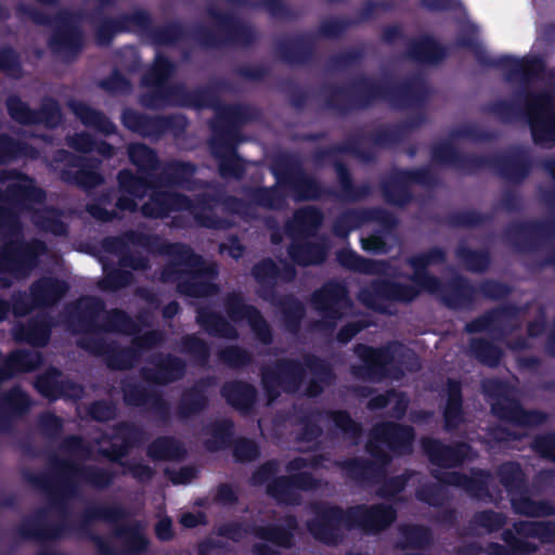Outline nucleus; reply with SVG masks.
Instances as JSON below:
<instances>
[{
	"label": "nucleus",
	"mask_w": 555,
	"mask_h": 555,
	"mask_svg": "<svg viewBox=\"0 0 555 555\" xmlns=\"http://www.w3.org/2000/svg\"><path fill=\"white\" fill-rule=\"evenodd\" d=\"M44 516L46 512L39 511L23 519L15 528L17 537L23 541H56L75 532L91 541L99 555H140L150 546L142 521L120 524L132 514L119 504H89L75 524L65 519L48 524Z\"/></svg>",
	"instance_id": "f257e3e1"
},
{
	"label": "nucleus",
	"mask_w": 555,
	"mask_h": 555,
	"mask_svg": "<svg viewBox=\"0 0 555 555\" xmlns=\"http://www.w3.org/2000/svg\"><path fill=\"white\" fill-rule=\"evenodd\" d=\"M312 160L315 165L322 166L330 162L334 168L338 189L324 186L317 178L307 173L304 163L298 154L285 152L276 155L271 165V173L279 185L287 188L296 202L319 201L321 198H335L340 202L357 203L366 199L373 193V188L369 182L356 184L351 171L346 163L337 158L326 157L322 162Z\"/></svg>",
	"instance_id": "f03ea898"
},
{
	"label": "nucleus",
	"mask_w": 555,
	"mask_h": 555,
	"mask_svg": "<svg viewBox=\"0 0 555 555\" xmlns=\"http://www.w3.org/2000/svg\"><path fill=\"white\" fill-rule=\"evenodd\" d=\"M447 251L439 246L415 254L406 259L412 268V284L396 282L388 279H374L359 291L358 299L366 308L385 313L384 302H413L423 292H434L440 285V279L428 271L430 266L443 264Z\"/></svg>",
	"instance_id": "7ed1b4c3"
},
{
	"label": "nucleus",
	"mask_w": 555,
	"mask_h": 555,
	"mask_svg": "<svg viewBox=\"0 0 555 555\" xmlns=\"http://www.w3.org/2000/svg\"><path fill=\"white\" fill-rule=\"evenodd\" d=\"M301 359L280 358L261 367V386L269 401L278 399L281 392L297 393L306 380L307 371L312 375L305 388L308 398L321 396L324 386L333 384L336 375L328 361L311 352L304 353Z\"/></svg>",
	"instance_id": "20e7f679"
},
{
	"label": "nucleus",
	"mask_w": 555,
	"mask_h": 555,
	"mask_svg": "<svg viewBox=\"0 0 555 555\" xmlns=\"http://www.w3.org/2000/svg\"><path fill=\"white\" fill-rule=\"evenodd\" d=\"M50 464L53 476L26 472L24 478L30 486L47 493L52 505L62 514H66L65 499L77 496L80 485L105 490L114 483L116 478V473L109 468L79 464L57 456H53Z\"/></svg>",
	"instance_id": "39448f33"
},
{
	"label": "nucleus",
	"mask_w": 555,
	"mask_h": 555,
	"mask_svg": "<svg viewBox=\"0 0 555 555\" xmlns=\"http://www.w3.org/2000/svg\"><path fill=\"white\" fill-rule=\"evenodd\" d=\"M227 318L209 306H198L195 310L196 324L209 336L236 340L240 336L233 323L246 321L254 337L263 346L273 344V331L261 311L254 305L246 304L241 292L233 291L223 298Z\"/></svg>",
	"instance_id": "423d86ee"
},
{
	"label": "nucleus",
	"mask_w": 555,
	"mask_h": 555,
	"mask_svg": "<svg viewBox=\"0 0 555 555\" xmlns=\"http://www.w3.org/2000/svg\"><path fill=\"white\" fill-rule=\"evenodd\" d=\"M423 109L399 124L380 125L369 132L359 129L348 135L343 143L318 151L314 154V160L322 162L335 154H349L363 163H374L377 157L376 149H391L399 145L406 139L411 130L420 128L426 122V114Z\"/></svg>",
	"instance_id": "0eeeda50"
},
{
	"label": "nucleus",
	"mask_w": 555,
	"mask_h": 555,
	"mask_svg": "<svg viewBox=\"0 0 555 555\" xmlns=\"http://www.w3.org/2000/svg\"><path fill=\"white\" fill-rule=\"evenodd\" d=\"M232 90L230 81L217 78L205 86L192 90L184 86V94L180 107L204 109L215 112L209 120L210 134L236 124H253L261 119L259 107L247 103H222L221 95Z\"/></svg>",
	"instance_id": "6e6552de"
},
{
	"label": "nucleus",
	"mask_w": 555,
	"mask_h": 555,
	"mask_svg": "<svg viewBox=\"0 0 555 555\" xmlns=\"http://www.w3.org/2000/svg\"><path fill=\"white\" fill-rule=\"evenodd\" d=\"M353 351L361 364L352 366L358 378L379 382L388 376L399 378L405 372L416 373L422 369L418 354L398 340H389L374 347L357 344Z\"/></svg>",
	"instance_id": "1a4fd4ad"
},
{
	"label": "nucleus",
	"mask_w": 555,
	"mask_h": 555,
	"mask_svg": "<svg viewBox=\"0 0 555 555\" xmlns=\"http://www.w3.org/2000/svg\"><path fill=\"white\" fill-rule=\"evenodd\" d=\"M165 340L159 330H150L132 338L130 346H120L116 340H106L101 335L81 336L76 340L79 349L93 357L103 358L112 371H128L140 361L142 352L160 346Z\"/></svg>",
	"instance_id": "9d476101"
},
{
	"label": "nucleus",
	"mask_w": 555,
	"mask_h": 555,
	"mask_svg": "<svg viewBox=\"0 0 555 555\" xmlns=\"http://www.w3.org/2000/svg\"><path fill=\"white\" fill-rule=\"evenodd\" d=\"M482 392L490 402L491 413L505 423L518 427H537L548 420L546 412L527 410L513 396V386L501 378H488L481 384Z\"/></svg>",
	"instance_id": "9b49d317"
},
{
	"label": "nucleus",
	"mask_w": 555,
	"mask_h": 555,
	"mask_svg": "<svg viewBox=\"0 0 555 555\" xmlns=\"http://www.w3.org/2000/svg\"><path fill=\"white\" fill-rule=\"evenodd\" d=\"M323 461L322 455H313L311 459L294 457L286 464V470L294 473L289 476H278L267 485V493L279 503L287 505L298 504L297 490L312 491L319 487V480L310 472H300L311 467L318 468Z\"/></svg>",
	"instance_id": "f8f14e48"
},
{
	"label": "nucleus",
	"mask_w": 555,
	"mask_h": 555,
	"mask_svg": "<svg viewBox=\"0 0 555 555\" xmlns=\"http://www.w3.org/2000/svg\"><path fill=\"white\" fill-rule=\"evenodd\" d=\"M310 509L312 518L307 521V529L317 541L325 545L339 544L344 530H353L350 506L344 508L327 501H315L311 503Z\"/></svg>",
	"instance_id": "ddd939ff"
},
{
	"label": "nucleus",
	"mask_w": 555,
	"mask_h": 555,
	"mask_svg": "<svg viewBox=\"0 0 555 555\" xmlns=\"http://www.w3.org/2000/svg\"><path fill=\"white\" fill-rule=\"evenodd\" d=\"M383 74V102L397 111L422 109L430 98V88L420 75L398 79V72ZM424 74L425 72H414Z\"/></svg>",
	"instance_id": "4468645a"
},
{
	"label": "nucleus",
	"mask_w": 555,
	"mask_h": 555,
	"mask_svg": "<svg viewBox=\"0 0 555 555\" xmlns=\"http://www.w3.org/2000/svg\"><path fill=\"white\" fill-rule=\"evenodd\" d=\"M48 251V246L40 238L9 240L0 247V274L9 273L20 280L25 279L38 268L40 258Z\"/></svg>",
	"instance_id": "2eb2a0df"
},
{
	"label": "nucleus",
	"mask_w": 555,
	"mask_h": 555,
	"mask_svg": "<svg viewBox=\"0 0 555 555\" xmlns=\"http://www.w3.org/2000/svg\"><path fill=\"white\" fill-rule=\"evenodd\" d=\"M437 178L428 167L393 168L380 180L382 196L390 206L405 208L414 201L412 185L433 186Z\"/></svg>",
	"instance_id": "dca6fc26"
},
{
	"label": "nucleus",
	"mask_w": 555,
	"mask_h": 555,
	"mask_svg": "<svg viewBox=\"0 0 555 555\" xmlns=\"http://www.w3.org/2000/svg\"><path fill=\"white\" fill-rule=\"evenodd\" d=\"M236 124L210 134L208 145L212 157L218 163V172L223 179L241 180L246 173L244 159L237 149L244 141L243 127Z\"/></svg>",
	"instance_id": "f3484780"
},
{
	"label": "nucleus",
	"mask_w": 555,
	"mask_h": 555,
	"mask_svg": "<svg viewBox=\"0 0 555 555\" xmlns=\"http://www.w3.org/2000/svg\"><path fill=\"white\" fill-rule=\"evenodd\" d=\"M311 306L322 317L321 327L333 332L344 319L345 311L352 307L349 288L344 281L328 280L312 292Z\"/></svg>",
	"instance_id": "a211bd4d"
},
{
	"label": "nucleus",
	"mask_w": 555,
	"mask_h": 555,
	"mask_svg": "<svg viewBox=\"0 0 555 555\" xmlns=\"http://www.w3.org/2000/svg\"><path fill=\"white\" fill-rule=\"evenodd\" d=\"M178 72H143L141 85L147 90L140 94V104L149 109L180 107L184 85L173 82Z\"/></svg>",
	"instance_id": "6ab92c4d"
},
{
	"label": "nucleus",
	"mask_w": 555,
	"mask_h": 555,
	"mask_svg": "<svg viewBox=\"0 0 555 555\" xmlns=\"http://www.w3.org/2000/svg\"><path fill=\"white\" fill-rule=\"evenodd\" d=\"M527 116L532 140L538 145L555 142V93L553 90L527 94Z\"/></svg>",
	"instance_id": "aec40b11"
},
{
	"label": "nucleus",
	"mask_w": 555,
	"mask_h": 555,
	"mask_svg": "<svg viewBox=\"0 0 555 555\" xmlns=\"http://www.w3.org/2000/svg\"><path fill=\"white\" fill-rule=\"evenodd\" d=\"M477 172L482 169L494 171L500 178L512 183H521L532 170V158L528 150L514 146L493 155H479Z\"/></svg>",
	"instance_id": "412c9836"
},
{
	"label": "nucleus",
	"mask_w": 555,
	"mask_h": 555,
	"mask_svg": "<svg viewBox=\"0 0 555 555\" xmlns=\"http://www.w3.org/2000/svg\"><path fill=\"white\" fill-rule=\"evenodd\" d=\"M33 386L41 397L50 402L60 399L78 401L85 393L81 384L68 378L55 366H49L44 372L38 374Z\"/></svg>",
	"instance_id": "4be33fe9"
},
{
	"label": "nucleus",
	"mask_w": 555,
	"mask_h": 555,
	"mask_svg": "<svg viewBox=\"0 0 555 555\" xmlns=\"http://www.w3.org/2000/svg\"><path fill=\"white\" fill-rule=\"evenodd\" d=\"M555 235L554 220H529L509 223L505 236L519 251H533Z\"/></svg>",
	"instance_id": "5701e85b"
},
{
	"label": "nucleus",
	"mask_w": 555,
	"mask_h": 555,
	"mask_svg": "<svg viewBox=\"0 0 555 555\" xmlns=\"http://www.w3.org/2000/svg\"><path fill=\"white\" fill-rule=\"evenodd\" d=\"M349 514L352 516L353 530L359 529L369 534L387 530L398 517L396 507L386 503L356 504L350 506Z\"/></svg>",
	"instance_id": "b1692460"
},
{
	"label": "nucleus",
	"mask_w": 555,
	"mask_h": 555,
	"mask_svg": "<svg viewBox=\"0 0 555 555\" xmlns=\"http://www.w3.org/2000/svg\"><path fill=\"white\" fill-rule=\"evenodd\" d=\"M67 322L75 333L100 335V315L105 311L104 301L95 296L82 297L67 306Z\"/></svg>",
	"instance_id": "393cba45"
},
{
	"label": "nucleus",
	"mask_w": 555,
	"mask_h": 555,
	"mask_svg": "<svg viewBox=\"0 0 555 555\" xmlns=\"http://www.w3.org/2000/svg\"><path fill=\"white\" fill-rule=\"evenodd\" d=\"M422 450L428 461L440 468H456L467 460L472 447L464 441L447 444L442 440L425 437L421 441Z\"/></svg>",
	"instance_id": "a878e982"
},
{
	"label": "nucleus",
	"mask_w": 555,
	"mask_h": 555,
	"mask_svg": "<svg viewBox=\"0 0 555 555\" xmlns=\"http://www.w3.org/2000/svg\"><path fill=\"white\" fill-rule=\"evenodd\" d=\"M353 89L354 85L350 76L341 82H323L319 88V95L327 111L346 117L360 112Z\"/></svg>",
	"instance_id": "bb28decb"
},
{
	"label": "nucleus",
	"mask_w": 555,
	"mask_h": 555,
	"mask_svg": "<svg viewBox=\"0 0 555 555\" xmlns=\"http://www.w3.org/2000/svg\"><path fill=\"white\" fill-rule=\"evenodd\" d=\"M371 435L395 455H409L413 451L415 430L410 425L391 421L380 422L372 427Z\"/></svg>",
	"instance_id": "cd10ccee"
},
{
	"label": "nucleus",
	"mask_w": 555,
	"mask_h": 555,
	"mask_svg": "<svg viewBox=\"0 0 555 555\" xmlns=\"http://www.w3.org/2000/svg\"><path fill=\"white\" fill-rule=\"evenodd\" d=\"M431 295H439L443 305L451 310L472 309L477 299V288L462 274H455L447 282H441Z\"/></svg>",
	"instance_id": "c85d7f7f"
},
{
	"label": "nucleus",
	"mask_w": 555,
	"mask_h": 555,
	"mask_svg": "<svg viewBox=\"0 0 555 555\" xmlns=\"http://www.w3.org/2000/svg\"><path fill=\"white\" fill-rule=\"evenodd\" d=\"M7 179H22L28 183H10L4 192L0 189V203L25 206L28 204H40L44 201V191L36 186L27 175L16 169L4 170L0 176V182H4Z\"/></svg>",
	"instance_id": "c756f323"
},
{
	"label": "nucleus",
	"mask_w": 555,
	"mask_h": 555,
	"mask_svg": "<svg viewBox=\"0 0 555 555\" xmlns=\"http://www.w3.org/2000/svg\"><path fill=\"white\" fill-rule=\"evenodd\" d=\"M217 378L212 375L201 377L193 385L183 389L176 406L179 420L185 421L199 415L209 406L208 389L215 386Z\"/></svg>",
	"instance_id": "7c9ffc66"
},
{
	"label": "nucleus",
	"mask_w": 555,
	"mask_h": 555,
	"mask_svg": "<svg viewBox=\"0 0 555 555\" xmlns=\"http://www.w3.org/2000/svg\"><path fill=\"white\" fill-rule=\"evenodd\" d=\"M150 363L153 367H142L140 373L141 376L150 383L156 385H168L181 379L186 371L185 362L171 353H156L154 354Z\"/></svg>",
	"instance_id": "2f4dec72"
},
{
	"label": "nucleus",
	"mask_w": 555,
	"mask_h": 555,
	"mask_svg": "<svg viewBox=\"0 0 555 555\" xmlns=\"http://www.w3.org/2000/svg\"><path fill=\"white\" fill-rule=\"evenodd\" d=\"M221 194L203 192L191 198V205L185 210L193 215V218L202 228L209 230H228L232 227L229 219L219 217L214 209L220 205Z\"/></svg>",
	"instance_id": "473e14b6"
},
{
	"label": "nucleus",
	"mask_w": 555,
	"mask_h": 555,
	"mask_svg": "<svg viewBox=\"0 0 555 555\" xmlns=\"http://www.w3.org/2000/svg\"><path fill=\"white\" fill-rule=\"evenodd\" d=\"M191 205V198L180 192L154 190L147 202L141 206L144 217L164 219L173 211H185Z\"/></svg>",
	"instance_id": "72a5a7b5"
},
{
	"label": "nucleus",
	"mask_w": 555,
	"mask_h": 555,
	"mask_svg": "<svg viewBox=\"0 0 555 555\" xmlns=\"http://www.w3.org/2000/svg\"><path fill=\"white\" fill-rule=\"evenodd\" d=\"M478 156L461 152L450 141L435 143L430 147V158L434 164L452 167L467 176L477 173V163L480 162Z\"/></svg>",
	"instance_id": "f704fd0d"
},
{
	"label": "nucleus",
	"mask_w": 555,
	"mask_h": 555,
	"mask_svg": "<svg viewBox=\"0 0 555 555\" xmlns=\"http://www.w3.org/2000/svg\"><path fill=\"white\" fill-rule=\"evenodd\" d=\"M217 269L214 264H205L193 270H185V276L177 284V292L191 298H204L218 292V286L211 282Z\"/></svg>",
	"instance_id": "c9c22d12"
},
{
	"label": "nucleus",
	"mask_w": 555,
	"mask_h": 555,
	"mask_svg": "<svg viewBox=\"0 0 555 555\" xmlns=\"http://www.w3.org/2000/svg\"><path fill=\"white\" fill-rule=\"evenodd\" d=\"M70 156L69 165L77 167V170L63 169L61 178L63 181L77 185L86 191L92 190L104 182L103 176L98 171L101 164L99 159L83 158L65 152Z\"/></svg>",
	"instance_id": "e433bc0d"
},
{
	"label": "nucleus",
	"mask_w": 555,
	"mask_h": 555,
	"mask_svg": "<svg viewBox=\"0 0 555 555\" xmlns=\"http://www.w3.org/2000/svg\"><path fill=\"white\" fill-rule=\"evenodd\" d=\"M69 284L55 276H41L29 286L33 302L39 309L56 306L68 293Z\"/></svg>",
	"instance_id": "4c0bfd02"
},
{
	"label": "nucleus",
	"mask_w": 555,
	"mask_h": 555,
	"mask_svg": "<svg viewBox=\"0 0 555 555\" xmlns=\"http://www.w3.org/2000/svg\"><path fill=\"white\" fill-rule=\"evenodd\" d=\"M220 395L231 408L243 415L250 414L258 400L257 388L253 384L241 379L223 383Z\"/></svg>",
	"instance_id": "58836bf2"
},
{
	"label": "nucleus",
	"mask_w": 555,
	"mask_h": 555,
	"mask_svg": "<svg viewBox=\"0 0 555 555\" xmlns=\"http://www.w3.org/2000/svg\"><path fill=\"white\" fill-rule=\"evenodd\" d=\"M324 216L315 206L298 208L293 218L287 221L285 229L291 238H309L315 236L323 224Z\"/></svg>",
	"instance_id": "ea45409f"
},
{
	"label": "nucleus",
	"mask_w": 555,
	"mask_h": 555,
	"mask_svg": "<svg viewBox=\"0 0 555 555\" xmlns=\"http://www.w3.org/2000/svg\"><path fill=\"white\" fill-rule=\"evenodd\" d=\"M462 383L449 377L446 383V403L442 411L443 428L451 433L456 430L465 421Z\"/></svg>",
	"instance_id": "a19ab883"
},
{
	"label": "nucleus",
	"mask_w": 555,
	"mask_h": 555,
	"mask_svg": "<svg viewBox=\"0 0 555 555\" xmlns=\"http://www.w3.org/2000/svg\"><path fill=\"white\" fill-rule=\"evenodd\" d=\"M196 171L195 164L172 159L164 165L157 181L164 186L193 191L196 186V180L194 179Z\"/></svg>",
	"instance_id": "79ce46f5"
},
{
	"label": "nucleus",
	"mask_w": 555,
	"mask_h": 555,
	"mask_svg": "<svg viewBox=\"0 0 555 555\" xmlns=\"http://www.w3.org/2000/svg\"><path fill=\"white\" fill-rule=\"evenodd\" d=\"M520 311V307L515 304H506L501 307L492 308L467 322L465 331L469 334L482 332L502 333V328L499 325L507 320L517 319Z\"/></svg>",
	"instance_id": "37998d69"
},
{
	"label": "nucleus",
	"mask_w": 555,
	"mask_h": 555,
	"mask_svg": "<svg viewBox=\"0 0 555 555\" xmlns=\"http://www.w3.org/2000/svg\"><path fill=\"white\" fill-rule=\"evenodd\" d=\"M298 529V519L293 514H286L280 524H268L255 529V535L260 540L275 546L291 548L294 545L295 532Z\"/></svg>",
	"instance_id": "c03bdc74"
},
{
	"label": "nucleus",
	"mask_w": 555,
	"mask_h": 555,
	"mask_svg": "<svg viewBox=\"0 0 555 555\" xmlns=\"http://www.w3.org/2000/svg\"><path fill=\"white\" fill-rule=\"evenodd\" d=\"M339 467L348 479L359 485H377L385 475L382 465L365 457L346 459Z\"/></svg>",
	"instance_id": "a18cd8bd"
},
{
	"label": "nucleus",
	"mask_w": 555,
	"mask_h": 555,
	"mask_svg": "<svg viewBox=\"0 0 555 555\" xmlns=\"http://www.w3.org/2000/svg\"><path fill=\"white\" fill-rule=\"evenodd\" d=\"M67 106L85 127L107 137L117 133L116 125L102 111L79 100H69Z\"/></svg>",
	"instance_id": "49530a36"
},
{
	"label": "nucleus",
	"mask_w": 555,
	"mask_h": 555,
	"mask_svg": "<svg viewBox=\"0 0 555 555\" xmlns=\"http://www.w3.org/2000/svg\"><path fill=\"white\" fill-rule=\"evenodd\" d=\"M354 73L356 75H352L353 91L360 112L383 102V74L378 77H371L365 75L366 72Z\"/></svg>",
	"instance_id": "de8ad7c7"
},
{
	"label": "nucleus",
	"mask_w": 555,
	"mask_h": 555,
	"mask_svg": "<svg viewBox=\"0 0 555 555\" xmlns=\"http://www.w3.org/2000/svg\"><path fill=\"white\" fill-rule=\"evenodd\" d=\"M281 313L284 328L291 334H297L306 315L304 304L294 294H278L272 300H267Z\"/></svg>",
	"instance_id": "09e8293b"
},
{
	"label": "nucleus",
	"mask_w": 555,
	"mask_h": 555,
	"mask_svg": "<svg viewBox=\"0 0 555 555\" xmlns=\"http://www.w3.org/2000/svg\"><path fill=\"white\" fill-rule=\"evenodd\" d=\"M291 260L302 268L322 264L327 257L326 247L322 243L307 238H292L287 247Z\"/></svg>",
	"instance_id": "8fccbe9b"
},
{
	"label": "nucleus",
	"mask_w": 555,
	"mask_h": 555,
	"mask_svg": "<svg viewBox=\"0 0 555 555\" xmlns=\"http://www.w3.org/2000/svg\"><path fill=\"white\" fill-rule=\"evenodd\" d=\"M251 275L258 283L257 295L262 300H272L279 293L276 285L280 278V267L270 257L256 262L251 268Z\"/></svg>",
	"instance_id": "3c124183"
},
{
	"label": "nucleus",
	"mask_w": 555,
	"mask_h": 555,
	"mask_svg": "<svg viewBox=\"0 0 555 555\" xmlns=\"http://www.w3.org/2000/svg\"><path fill=\"white\" fill-rule=\"evenodd\" d=\"M158 238L155 235L137 231L128 230L121 235L105 236L101 242V247L107 254L122 256L127 253L129 245L140 246L144 248L151 247Z\"/></svg>",
	"instance_id": "603ef678"
},
{
	"label": "nucleus",
	"mask_w": 555,
	"mask_h": 555,
	"mask_svg": "<svg viewBox=\"0 0 555 555\" xmlns=\"http://www.w3.org/2000/svg\"><path fill=\"white\" fill-rule=\"evenodd\" d=\"M336 259L344 269L361 274H384L389 268L387 260L365 258L349 248L338 250Z\"/></svg>",
	"instance_id": "864d4df0"
},
{
	"label": "nucleus",
	"mask_w": 555,
	"mask_h": 555,
	"mask_svg": "<svg viewBox=\"0 0 555 555\" xmlns=\"http://www.w3.org/2000/svg\"><path fill=\"white\" fill-rule=\"evenodd\" d=\"M514 535L522 540L537 539L542 544H555L554 520H516L512 528Z\"/></svg>",
	"instance_id": "5fc2aeb1"
},
{
	"label": "nucleus",
	"mask_w": 555,
	"mask_h": 555,
	"mask_svg": "<svg viewBox=\"0 0 555 555\" xmlns=\"http://www.w3.org/2000/svg\"><path fill=\"white\" fill-rule=\"evenodd\" d=\"M512 509L515 514L529 517L542 518L555 516V505L548 500H533L529 495V488L521 493L509 498Z\"/></svg>",
	"instance_id": "6e6d98bb"
},
{
	"label": "nucleus",
	"mask_w": 555,
	"mask_h": 555,
	"mask_svg": "<svg viewBox=\"0 0 555 555\" xmlns=\"http://www.w3.org/2000/svg\"><path fill=\"white\" fill-rule=\"evenodd\" d=\"M499 542H489L486 545L487 555H533L538 552L539 546L531 541L516 538L512 529H503Z\"/></svg>",
	"instance_id": "4d7b16f0"
},
{
	"label": "nucleus",
	"mask_w": 555,
	"mask_h": 555,
	"mask_svg": "<svg viewBox=\"0 0 555 555\" xmlns=\"http://www.w3.org/2000/svg\"><path fill=\"white\" fill-rule=\"evenodd\" d=\"M440 482L464 489L467 493L480 496L488 491V474L483 470L478 476H468L462 472H449L434 475Z\"/></svg>",
	"instance_id": "13d9d810"
},
{
	"label": "nucleus",
	"mask_w": 555,
	"mask_h": 555,
	"mask_svg": "<svg viewBox=\"0 0 555 555\" xmlns=\"http://www.w3.org/2000/svg\"><path fill=\"white\" fill-rule=\"evenodd\" d=\"M322 411L314 408H300L296 411L295 424L300 426L296 435L298 442L310 443L318 440L323 429L320 426Z\"/></svg>",
	"instance_id": "bf43d9fd"
},
{
	"label": "nucleus",
	"mask_w": 555,
	"mask_h": 555,
	"mask_svg": "<svg viewBox=\"0 0 555 555\" xmlns=\"http://www.w3.org/2000/svg\"><path fill=\"white\" fill-rule=\"evenodd\" d=\"M525 94V108L515 101L498 99L482 105L481 112L494 116L502 124H513L527 116V94Z\"/></svg>",
	"instance_id": "052dcab7"
},
{
	"label": "nucleus",
	"mask_w": 555,
	"mask_h": 555,
	"mask_svg": "<svg viewBox=\"0 0 555 555\" xmlns=\"http://www.w3.org/2000/svg\"><path fill=\"white\" fill-rule=\"evenodd\" d=\"M38 156L39 151L33 144L0 133V165H9L22 158L37 159Z\"/></svg>",
	"instance_id": "680f3d73"
},
{
	"label": "nucleus",
	"mask_w": 555,
	"mask_h": 555,
	"mask_svg": "<svg viewBox=\"0 0 555 555\" xmlns=\"http://www.w3.org/2000/svg\"><path fill=\"white\" fill-rule=\"evenodd\" d=\"M495 473L509 498L528 488L526 474L518 462H504L498 466Z\"/></svg>",
	"instance_id": "e2e57ef3"
},
{
	"label": "nucleus",
	"mask_w": 555,
	"mask_h": 555,
	"mask_svg": "<svg viewBox=\"0 0 555 555\" xmlns=\"http://www.w3.org/2000/svg\"><path fill=\"white\" fill-rule=\"evenodd\" d=\"M146 455L154 462L177 461L185 455L183 444L172 436H159L146 448Z\"/></svg>",
	"instance_id": "0e129e2a"
},
{
	"label": "nucleus",
	"mask_w": 555,
	"mask_h": 555,
	"mask_svg": "<svg viewBox=\"0 0 555 555\" xmlns=\"http://www.w3.org/2000/svg\"><path fill=\"white\" fill-rule=\"evenodd\" d=\"M210 438L204 441L209 452H217L229 448L234 440V422L231 418L216 420L206 427Z\"/></svg>",
	"instance_id": "69168bd1"
},
{
	"label": "nucleus",
	"mask_w": 555,
	"mask_h": 555,
	"mask_svg": "<svg viewBox=\"0 0 555 555\" xmlns=\"http://www.w3.org/2000/svg\"><path fill=\"white\" fill-rule=\"evenodd\" d=\"M245 194L251 204L268 210L282 209L286 204V195L279 189L278 184L272 186H247L245 188Z\"/></svg>",
	"instance_id": "338daca9"
},
{
	"label": "nucleus",
	"mask_w": 555,
	"mask_h": 555,
	"mask_svg": "<svg viewBox=\"0 0 555 555\" xmlns=\"http://www.w3.org/2000/svg\"><path fill=\"white\" fill-rule=\"evenodd\" d=\"M127 154L139 173L152 176L160 166V159L156 151L144 143H130L127 147Z\"/></svg>",
	"instance_id": "774afa93"
}]
</instances>
